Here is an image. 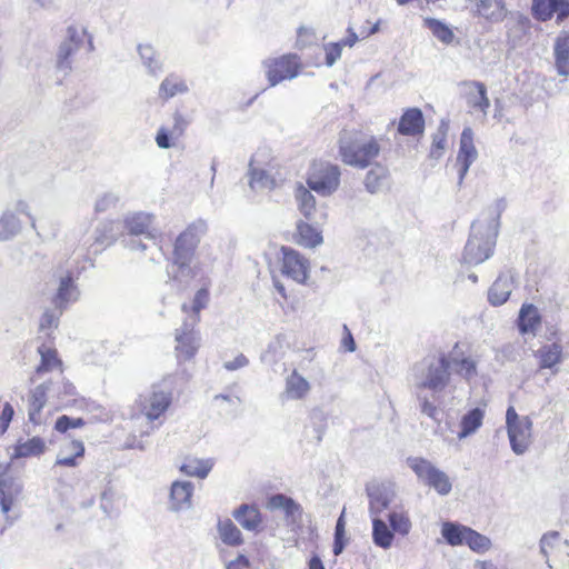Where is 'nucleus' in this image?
I'll return each mask as SVG.
<instances>
[{"instance_id": "obj_47", "label": "nucleus", "mask_w": 569, "mask_h": 569, "mask_svg": "<svg viewBox=\"0 0 569 569\" xmlns=\"http://www.w3.org/2000/svg\"><path fill=\"white\" fill-rule=\"evenodd\" d=\"M59 325V315L54 311L47 310L40 318L39 330L46 332L49 339L52 337L51 331Z\"/></svg>"}, {"instance_id": "obj_14", "label": "nucleus", "mask_w": 569, "mask_h": 569, "mask_svg": "<svg viewBox=\"0 0 569 569\" xmlns=\"http://www.w3.org/2000/svg\"><path fill=\"white\" fill-rule=\"evenodd\" d=\"M465 103L475 120L482 123L489 108L486 87L479 82H465Z\"/></svg>"}, {"instance_id": "obj_53", "label": "nucleus", "mask_w": 569, "mask_h": 569, "mask_svg": "<svg viewBox=\"0 0 569 569\" xmlns=\"http://www.w3.org/2000/svg\"><path fill=\"white\" fill-rule=\"evenodd\" d=\"M370 511L375 515L382 512L386 508H388L389 501L386 496L382 493L371 495L370 496Z\"/></svg>"}, {"instance_id": "obj_33", "label": "nucleus", "mask_w": 569, "mask_h": 569, "mask_svg": "<svg viewBox=\"0 0 569 569\" xmlns=\"http://www.w3.org/2000/svg\"><path fill=\"white\" fill-rule=\"evenodd\" d=\"M268 508L282 509L286 517L292 520L301 516V507L293 499L282 495H273L268 500Z\"/></svg>"}, {"instance_id": "obj_52", "label": "nucleus", "mask_w": 569, "mask_h": 569, "mask_svg": "<svg viewBox=\"0 0 569 569\" xmlns=\"http://www.w3.org/2000/svg\"><path fill=\"white\" fill-rule=\"evenodd\" d=\"M14 416V409L10 402H4L0 413V436H2L9 428L10 422Z\"/></svg>"}, {"instance_id": "obj_59", "label": "nucleus", "mask_w": 569, "mask_h": 569, "mask_svg": "<svg viewBox=\"0 0 569 569\" xmlns=\"http://www.w3.org/2000/svg\"><path fill=\"white\" fill-rule=\"evenodd\" d=\"M309 569H326L318 556H312L309 560Z\"/></svg>"}, {"instance_id": "obj_44", "label": "nucleus", "mask_w": 569, "mask_h": 569, "mask_svg": "<svg viewBox=\"0 0 569 569\" xmlns=\"http://www.w3.org/2000/svg\"><path fill=\"white\" fill-rule=\"evenodd\" d=\"M486 405L477 407L465 415V437L475 433L481 426L486 413Z\"/></svg>"}, {"instance_id": "obj_29", "label": "nucleus", "mask_w": 569, "mask_h": 569, "mask_svg": "<svg viewBox=\"0 0 569 569\" xmlns=\"http://www.w3.org/2000/svg\"><path fill=\"white\" fill-rule=\"evenodd\" d=\"M540 326V316L533 305H523L519 312L518 328L522 335H535Z\"/></svg>"}, {"instance_id": "obj_20", "label": "nucleus", "mask_w": 569, "mask_h": 569, "mask_svg": "<svg viewBox=\"0 0 569 569\" xmlns=\"http://www.w3.org/2000/svg\"><path fill=\"white\" fill-rule=\"evenodd\" d=\"M532 12L541 21L549 20L553 13L563 20L569 16V0H533Z\"/></svg>"}, {"instance_id": "obj_19", "label": "nucleus", "mask_w": 569, "mask_h": 569, "mask_svg": "<svg viewBox=\"0 0 569 569\" xmlns=\"http://www.w3.org/2000/svg\"><path fill=\"white\" fill-rule=\"evenodd\" d=\"M425 131V118L419 108H408L398 121L397 132L405 137H420Z\"/></svg>"}, {"instance_id": "obj_34", "label": "nucleus", "mask_w": 569, "mask_h": 569, "mask_svg": "<svg viewBox=\"0 0 569 569\" xmlns=\"http://www.w3.org/2000/svg\"><path fill=\"white\" fill-rule=\"evenodd\" d=\"M556 68L560 76L569 74V37H559L555 43Z\"/></svg>"}, {"instance_id": "obj_2", "label": "nucleus", "mask_w": 569, "mask_h": 569, "mask_svg": "<svg viewBox=\"0 0 569 569\" xmlns=\"http://www.w3.org/2000/svg\"><path fill=\"white\" fill-rule=\"evenodd\" d=\"M382 150L381 140L360 129L342 130L338 151L341 161L349 167L366 169L371 167Z\"/></svg>"}, {"instance_id": "obj_43", "label": "nucleus", "mask_w": 569, "mask_h": 569, "mask_svg": "<svg viewBox=\"0 0 569 569\" xmlns=\"http://www.w3.org/2000/svg\"><path fill=\"white\" fill-rule=\"evenodd\" d=\"M392 531L401 536H407L411 530V521L407 512L392 511L388 516Z\"/></svg>"}, {"instance_id": "obj_27", "label": "nucleus", "mask_w": 569, "mask_h": 569, "mask_svg": "<svg viewBox=\"0 0 569 569\" xmlns=\"http://www.w3.org/2000/svg\"><path fill=\"white\" fill-rule=\"evenodd\" d=\"M236 520L247 530L257 531L262 525V515L256 506L241 505L233 511Z\"/></svg>"}, {"instance_id": "obj_25", "label": "nucleus", "mask_w": 569, "mask_h": 569, "mask_svg": "<svg viewBox=\"0 0 569 569\" xmlns=\"http://www.w3.org/2000/svg\"><path fill=\"white\" fill-rule=\"evenodd\" d=\"M296 244L305 248H315L322 243V234L319 230L305 221L297 223L296 232L292 234Z\"/></svg>"}, {"instance_id": "obj_42", "label": "nucleus", "mask_w": 569, "mask_h": 569, "mask_svg": "<svg viewBox=\"0 0 569 569\" xmlns=\"http://www.w3.org/2000/svg\"><path fill=\"white\" fill-rule=\"evenodd\" d=\"M423 26L428 28L438 40L446 44L451 43L455 38L452 30L437 19L426 18Z\"/></svg>"}, {"instance_id": "obj_10", "label": "nucleus", "mask_w": 569, "mask_h": 569, "mask_svg": "<svg viewBox=\"0 0 569 569\" xmlns=\"http://www.w3.org/2000/svg\"><path fill=\"white\" fill-rule=\"evenodd\" d=\"M172 405V392L154 388L149 393L140 395L136 406L150 423L166 415Z\"/></svg>"}, {"instance_id": "obj_55", "label": "nucleus", "mask_w": 569, "mask_h": 569, "mask_svg": "<svg viewBox=\"0 0 569 569\" xmlns=\"http://www.w3.org/2000/svg\"><path fill=\"white\" fill-rule=\"evenodd\" d=\"M249 567L250 561L243 555H239L234 560L230 561L227 565V569H248Z\"/></svg>"}, {"instance_id": "obj_45", "label": "nucleus", "mask_w": 569, "mask_h": 569, "mask_svg": "<svg viewBox=\"0 0 569 569\" xmlns=\"http://www.w3.org/2000/svg\"><path fill=\"white\" fill-rule=\"evenodd\" d=\"M443 539L451 546L462 543V529L452 522H443L441 528Z\"/></svg>"}, {"instance_id": "obj_37", "label": "nucleus", "mask_w": 569, "mask_h": 569, "mask_svg": "<svg viewBox=\"0 0 569 569\" xmlns=\"http://www.w3.org/2000/svg\"><path fill=\"white\" fill-rule=\"evenodd\" d=\"M465 545L477 553H485L492 546L490 538L468 527H465Z\"/></svg>"}, {"instance_id": "obj_61", "label": "nucleus", "mask_w": 569, "mask_h": 569, "mask_svg": "<svg viewBox=\"0 0 569 569\" xmlns=\"http://www.w3.org/2000/svg\"><path fill=\"white\" fill-rule=\"evenodd\" d=\"M473 569H496L491 562H477Z\"/></svg>"}, {"instance_id": "obj_64", "label": "nucleus", "mask_w": 569, "mask_h": 569, "mask_svg": "<svg viewBox=\"0 0 569 569\" xmlns=\"http://www.w3.org/2000/svg\"><path fill=\"white\" fill-rule=\"evenodd\" d=\"M378 29H379L378 23H376V24H375V26H373V27H372L368 32H366V33H363V34H365V37H368V36H370V34H372V33L377 32V31H378Z\"/></svg>"}, {"instance_id": "obj_63", "label": "nucleus", "mask_w": 569, "mask_h": 569, "mask_svg": "<svg viewBox=\"0 0 569 569\" xmlns=\"http://www.w3.org/2000/svg\"><path fill=\"white\" fill-rule=\"evenodd\" d=\"M276 287H277V289H278L279 293H280L283 298H287V295H286V290H284L283 284L278 283Z\"/></svg>"}, {"instance_id": "obj_49", "label": "nucleus", "mask_w": 569, "mask_h": 569, "mask_svg": "<svg viewBox=\"0 0 569 569\" xmlns=\"http://www.w3.org/2000/svg\"><path fill=\"white\" fill-rule=\"evenodd\" d=\"M561 543V537L558 532L551 531L542 536L540 540V550L548 558L555 547Z\"/></svg>"}, {"instance_id": "obj_16", "label": "nucleus", "mask_w": 569, "mask_h": 569, "mask_svg": "<svg viewBox=\"0 0 569 569\" xmlns=\"http://www.w3.org/2000/svg\"><path fill=\"white\" fill-rule=\"evenodd\" d=\"M172 120V126H161L156 134L157 146L161 149L174 147L189 124L187 117L178 110L173 113Z\"/></svg>"}, {"instance_id": "obj_32", "label": "nucleus", "mask_w": 569, "mask_h": 569, "mask_svg": "<svg viewBox=\"0 0 569 569\" xmlns=\"http://www.w3.org/2000/svg\"><path fill=\"white\" fill-rule=\"evenodd\" d=\"M210 460H203L196 457H186L180 466V471L188 477L206 478L212 469Z\"/></svg>"}, {"instance_id": "obj_12", "label": "nucleus", "mask_w": 569, "mask_h": 569, "mask_svg": "<svg viewBox=\"0 0 569 569\" xmlns=\"http://www.w3.org/2000/svg\"><path fill=\"white\" fill-rule=\"evenodd\" d=\"M37 351L40 357V361L29 378L31 383H36L44 373L51 371H57L60 375H63L64 363L58 352V349L54 347L53 337H51L49 341L41 342Z\"/></svg>"}, {"instance_id": "obj_57", "label": "nucleus", "mask_w": 569, "mask_h": 569, "mask_svg": "<svg viewBox=\"0 0 569 569\" xmlns=\"http://www.w3.org/2000/svg\"><path fill=\"white\" fill-rule=\"evenodd\" d=\"M128 228L130 230V233L133 234H142L147 231V226L144 223L137 222L134 220L128 223Z\"/></svg>"}, {"instance_id": "obj_56", "label": "nucleus", "mask_w": 569, "mask_h": 569, "mask_svg": "<svg viewBox=\"0 0 569 569\" xmlns=\"http://www.w3.org/2000/svg\"><path fill=\"white\" fill-rule=\"evenodd\" d=\"M345 331H346V336L343 337L342 343L347 351L352 352L356 349V343H355L353 337L346 326H345Z\"/></svg>"}, {"instance_id": "obj_8", "label": "nucleus", "mask_w": 569, "mask_h": 569, "mask_svg": "<svg viewBox=\"0 0 569 569\" xmlns=\"http://www.w3.org/2000/svg\"><path fill=\"white\" fill-rule=\"evenodd\" d=\"M506 428L511 450L523 455L532 442V421L528 416H519L510 406L506 412Z\"/></svg>"}, {"instance_id": "obj_50", "label": "nucleus", "mask_w": 569, "mask_h": 569, "mask_svg": "<svg viewBox=\"0 0 569 569\" xmlns=\"http://www.w3.org/2000/svg\"><path fill=\"white\" fill-rule=\"evenodd\" d=\"M345 548V518L343 513L339 517L336 530H335V543H333V553L336 556L340 555Z\"/></svg>"}, {"instance_id": "obj_40", "label": "nucleus", "mask_w": 569, "mask_h": 569, "mask_svg": "<svg viewBox=\"0 0 569 569\" xmlns=\"http://www.w3.org/2000/svg\"><path fill=\"white\" fill-rule=\"evenodd\" d=\"M300 212L307 218L311 219L316 211V198L306 187L300 184L296 191Z\"/></svg>"}, {"instance_id": "obj_38", "label": "nucleus", "mask_w": 569, "mask_h": 569, "mask_svg": "<svg viewBox=\"0 0 569 569\" xmlns=\"http://www.w3.org/2000/svg\"><path fill=\"white\" fill-rule=\"evenodd\" d=\"M372 537L373 542L383 549L390 548L393 541V532L377 517L372 519Z\"/></svg>"}, {"instance_id": "obj_6", "label": "nucleus", "mask_w": 569, "mask_h": 569, "mask_svg": "<svg viewBox=\"0 0 569 569\" xmlns=\"http://www.w3.org/2000/svg\"><path fill=\"white\" fill-rule=\"evenodd\" d=\"M339 166L325 160H315L307 177L308 187L321 196L332 194L340 186Z\"/></svg>"}, {"instance_id": "obj_23", "label": "nucleus", "mask_w": 569, "mask_h": 569, "mask_svg": "<svg viewBox=\"0 0 569 569\" xmlns=\"http://www.w3.org/2000/svg\"><path fill=\"white\" fill-rule=\"evenodd\" d=\"M188 90V83L182 77L170 73L160 83L158 96L160 100L166 102L177 96L187 93Z\"/></svg>"}, {"instance_id": "obj_15", "label": "nucleus", "mask_w": 569, "mask_h": 569, "mask_svg": "<svg viewBox=\"0 0 569 569\" xmlns=\"http://www.w3.org/2000/svg\"><path fill=\"white\" fill-rule=\"evenodd\" d=\"M88 42L91 48V40L82 27L71 26L68 28L67 41L60 47L58 56V67L60 69L70 68V58Z\"/></svg>"}, {"instance_id": "obj_4", "label": "nucleus", "mask_w": 569, "mask_h": 569, "mask_svg": "<svg viewBox=\"0 0 569 569\" xmlns=\"http://www.w3.org/2000/svg\"><path fill=\"white\" fill-rule=\"evenodd\" d=\"M20 492L21 486L18 483L11 462H0V532L12 523L13 517L10 512Z\"/></svg>"}, {"instance_id": "obj_21", "label": "nucleus", "mask_w": 569, "mask_h": 569, "mask_svg": "<svg viewBox=\"0 0 569 569\" xmlns=\"http://www.w3.org/2000/svg\"><path fill=\"white\" fill-rule=\"evenodd\" d=\"M422 412L438 421V431L445 437L450 438L448 432L455 435L457 439L462 438V420L456 419L455 421L446 420L445 423L439 419V415H442L433 405L427 400L422 402Z\"/></svg>"}, {"instance_id": "obj_48", "label": "nucleus", "mask_w": 569, "mask_h": 569, "mask_svg": "<svg viewBox=\"0 0 569 569\" xmlns=\"http://www.w3.org/2000/svg\"><path fill=\"white\" fill-rule=\"evenodd\" d=\"M471 130L465 128V174L467 173L469 166L478 158V151L471 142Z\"/></svg>"}, {"instance_id": "obj_7", "label": "nucleus", "mask_w": 569, "mask_h": 569, "mask_svg": "<svg viewBox=\"0 0 569 569\" xmlns=\"http://www.w3.org/2000/svg\"><path fill=\"white\" fill-rule=\"evenodd\" d=\"M262 66L270 87L298 77L303 69L302 59L297 53H284L268 58L262 62Z\"/></svg>"}, {"instance_id": "obj_36", "label": "nucleus", "mask_w": 569, "mask_h": 569, "mask_svg": "<svg viewBox=\"0 0 569 569\" xmlns=\"http://www.w3.org/2000/svg\"><path fill=\"white\" fill-rule=\"evenodd\" d=\"M310 390L309 382L300 376L296 370L288 377L286 383V392L290 398L302 399Z\"/></svg>"}, {"instance_id": "obj_18", "label": "nucleus", "mask_w": 569, "mask_h": 569, "mask_svg": "<svg viewBox=\"0 0 569 569\" xmlns=\"http://www.w3.org/2000/svg\"><path fill=\"white\" fill-rule=\"evenodd\" d=\"M451 361L446 357H439L436 362H431L426 381L419 388L433 391L441 390L449 380Z\"/></svg>"}, {"instance_id": "obj_35", "label": "nucleus", "mask_w": 569, "mask_h": 569, "mask_svg": "<svg viewBox=\"0 0 569 569\" xmlns=\"http://www.w3.org/2000/svg\"><path fill=\"white\" fill-rule=\"evenodd\" d=\"M209 300H210L209 290L207 288H200L196 292L191 305L184 303V305H182L181 309L183 312L191 315L193 325H196L200 320L201 310H203L208 306Z\"/></svg>"}, {"instance_id": "obj_9", "label": "nucleus", "mask_w": 569, "mask_h": 569, "mask_svg": "<svg viewBox=\"0 0 569 569\" xmlns=\"http://www.w3.org/2000/svg\"><path fill=\"white\" fill-rule=\"evenodd\" d=\"M408 466L416 473L418 479L426 486L435 489L439 495H447L451 490L449 477L429 460L420 457H411L407 459Z\"/></svg>"}, {"instance_id": "obj_24", "label": "nucleus", "mask_w": 569, "mask_h": 569, "mask_svg": "<svg viewBox=\"0 0 569 569\" xmlns=\"http://www.w3.org/2000/svg\"><path fill=\"white\" fill-rule=\"evenodd\" d=\"M46 449V440L36 436L24 441H18L13 446L11 459L39 457L44 453Z\"/></svg>"}, {"instance_id": "obj_46", "label": "nucleus", "mask_w": 569, "mask_h": 569, "mask_svg": "<svg viewBox=\"0 0 569 569\" xmlns=\"http://www.w3.org/2000/svg\"><path fill=\"white\" fill-rule=\"evenodd\" d=\"M84 425L86 421L82 418H70L69 416L63 415L56 420L54 429L60 433H64L69 429L81 428Z\"/></svg>"}, {"instance_id": "obj_26", "label": "nucleus", "mask_w": 569, "mask_h": 569, "mask_svg": "<svg viewBox=\"0 0 569 569\" xmlns=\"http://www.w3.org/2000/svg\"><path fill=\"white\" fill-rule=\"evenodd\" d=\"M512 284L513 280L510 274H500L489 289L488 299L490 303L493 306L503 305L512 291Z\"/></svg>"}, {"instance_id": "obj_1", "label": "nucleus", "mask_w": 569, "mask_h": 569, "mask_svg": "<svg viewBox=\"0 0 569 569\" xmlns=\"http://www.w3.org/2000/svg\"><path fill=\"white\" fill-rule=\"evenodd\" d=\"M503 208V201L498 200L496 203L487 207L471 222L469 238L465 246L466 263L479 264L493 254Z\"/></svg>"}, {"instance_id": "obj_13", "label": "nucleus", "mask_w": 569, "mask_h": 569, "mask_svg": "<svg viewBox=\"0 0 569 569\" xmlns=\"http://www.w3.org/2000/svg\"><path fill=\"white\" fill-rule=\"evenodd\" d=\"M199 336L194 325L183 323L176 332L174 353L179 362H187L194 358L199 349Z\"/></svg>"}, {"instance_id": "obj_31", "label": "nucleus", "mask_w": 569, "mask_h": 569, "mask_svg": "<svg viewBox=\"0 0 569 569\" xmlns=\"http://www.w3.org/2000/svg\"><path fill=\"white\" fill-rule=\"evenodd\" d=\"M66 450L70 455H63V450L56 460V466L74 468L79 465V459L84 457L86 448L81 440L73 439L67 446Z\"/></svg>"}, {"instance_id": "obj_62", "label": "nucleus", "mask_w": 569, "mask_h": 569, "mask_svg": "<svg viewBox=\"0 0 569 569\" xmlns=\"http://www.w3.org/2000/svg\"><path fill=\"white\" fill-rule=\"evenodd\" d=\"M9 222L6 220H0V239L7 238V236L3 234L4 229L8 227Z\"/></svg>"}, {"instance_id": "obj_54", "label": "nucleus", "mask_w": 569, "mask_h": 569, "mask_svg": "<svg viewBox=\"0 0 569 569\" xmlns=\"http://www.w3.org/2000/svg\"><path fill=\"white\" fill-rule=\"evenodd\" d=\"M248 365V359L244 355H238L232 361H227L224 368L229 371L243 368Z\"/></svg>"}, {"instance_id": "obj_5", "label": "nucleus", "mask_w": 569, "mask_h": 569, "mask_svg": "<svg viewBox=\"0 0 569 569\" xmlns=\"http://www.w3.org/2000/svg\"><path fill=\"white\" fill-rule=\"evenodd\" d=\"M203 233L204 227L194 223L189 224L180 232L173 241L171 253L172 264L177 266L179 269L189 268Z\"/></svg>"}, {"instance_id": "obj_17", "label": "nucleus", "mask_w": 569, "mask_h": 569, "mask_svg": "<svg viewBox=\"0 0 569 569\" xmlns=\"http://www.w3.org/2000/svg\"><path fill=\"white\" fill-rule=\"evenodd\" d=\"M468 8L478 17L490 22H500L507 17L503 0H467Z\"/></svg>"}, {"instance_id": "obj_11", "label": "nucleus", "mask_w": 569, "mask_h": 569, "mask_svg": "<svg viewBox=\"0 0 569 569\" xmlns=\"http://www.w3.org/2000/svg\"><path fill=\"white\" fill-rule=\"evenodd\" d=\"M281 272L293 281L306 284L310 273V261L293 248L282 246L280 248Z\"/></svg>"}, {"instance_id": "obj_51", "label": "nucleus", "mask_w": 569, "mask_h": 569, "mask_svg": "<svg viewBox=\"0 0 569 569\" xmlns=\"http://www.w3.org/2000/svg\"><path fill=\"white\" fill-rule=\"evenodd\" d=\"M342 43L341 42H330L325 46L326 52V64L332 66L338 59H340L342 53Z\"/></svg>"}, {"instance_id": "obj_60", "label": "nucleus", "mask_w": 569, "mask_h": 569, "mask_svg": "<svg viewBox=\"0 0 569 569\" xmlns=\"http://www.w3.org/2000/svg\"><path fill=\"white\" fill-rule=\"evenodd\" d=\"M262 177H263V172H258V171L253 170L251 172V178H250L251 187L253 188L256 182L260 181L262 179Z\"/></svg>"}, {"instance_id": "obj_28", "label": "nucleus", "mask_w": 569, "mask_h": 569, "mask_svg": "<svg viewBox=\"0 0 569 569\" xmlns=\"http://www.w3.org/2000/svg\"><path fill=\"white\" fill-rule=\"evenodd\" d=\"M78 290L77 286L74 283V279L71 272H68L64 277L60 279V283L57 290V293L54 296V305L62 309L64 308L70 301H73L77 299Z\"/></svg>"}, {"instance_id": "obj_22", "label": "nucleus", "mask_w": 569, "mask_h": 569, "mask_svg": "<svg viewBox=\"0 0 569 569\" xmlns=\"http://www.w3.org/2000/svg\"><path fill=\"white\" fill-rule=\"evenodd\" d=\"M193 486L189 481H174L170 489V505L173 510L187 509L191 506Z\"/></svg>"}, {"instance_id": "obj_39", "label": "nucleus", "mask_w": 569, "mask_h": 569, "mask_svg": "<svg viewBox=\"0 0 569 569\" xmlns=\"http://www.w3.org/2000/svg\"><path fill=\"white\" fill-rule=\"evenodd\" d=\"M218 530L221 540L228 546H240L243 542L241 531L230 519L220 521Z\"/></svg>"}, {"instance_id": "obj_58", "label": "nucleus", "mask_w": 569, "mask_h": 569, "mask_svg": "<svg viewBox=\"0 0 569 569\" xmlns=\"http://www.w3.org/2000/svg\"><path fill=\"white\" fill-rule=\"evenodd\" d=\"M358 41V36L357 33L351 29L349 28L348 29V36L346 39H343L342 41H340L342 43V46H348V47H352L353 44H356V42Z\"/></svg>"}, {"instance_id": "obj_41", "label": "nucleus", "mask_w": 569, "mask_h": 569, "mask_svg": "<svg viewBox=\"0 0 569 569\" xmlns=\"http://www.w3.org/2000/svg\"><path fill=\"white\" fill-rule=\"evenodd\" d=\"M561 352V347L557 343L540 348L537 352V356L540 359V368H552L555 365L559 363Z\"/></svg>"}, {"instance_id": "obj_30", "label": "nucleus", "mask_w": 569, "mask_h": 569, "mask_svg": "<svg viewBox=\"0 0 569 569\" xmlns=\"http://www.w3.org/2000/svg\"><path fill=\"white\" fill-rule=\"evenodd\" d=\"M388 169L379 163H373L365 177V187L370 193L382 190L388 184Z\"/></svg>"}, {"instance_id": "obj_3", "label": "nucleus", "mask_w": 569, "mask_h": 569, "mask_svg": "<svg viewBox=\"0 0 569 569\" xmlns=\"http://www.w3.org/2000/svg\"><path fill=\"white\" fill-rule=\"evenodd\" d=\"M50 393H54L58 399L59 408H67L77 402V389L72 382L62 378L57 385L52 379L44 380L28 392V419L33 426H41L47 422L48 417L43 409L48 402Z\"/></svg>"}]
</instances>
